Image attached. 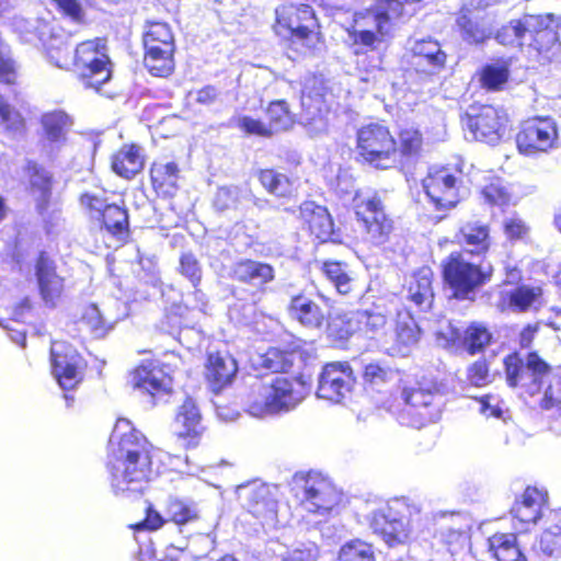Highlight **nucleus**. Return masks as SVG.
Wrapping results in <instances>:
<instances>
[{
  "instance_id": "32",
  "label": "nucleus",
  "mask_w": 561,
  "mask_h": 561,
  "mask_svg": "<svg viewBox=\"0 0 561 561\" xmlns=\"http://www.w3.org/2000/svg\"><path fill=\"white\" fill-rule=\"evenodd\" d=\"M274 279V268L266 263L248 260V295L256 304L266 290V284Z\"/></svg>"
},
{
  "instance_id": "48",
  "label": "nucleus",
  "mask_w": 561,
  "mask_h": 561,
  "mask_svg": "<svg viewBox=\"0 0 561 561\" xmlns=\"http://www.w3.org/2000/svg\"><path fill=\"white\" fill-rule=\"evenodd\" d=\"M179 274L186 278L194 288H197L203 278V266L196 255L188 251L181 253L179 257Z\"/></svg>"
},
{
  "instance_id": "46",
  "label": "nucleus",
  "mask_w": 561,
  "mask_h": 561,
  "mask_svg": "<svg viewBox=\"0 0 561 561\" xmlns=\"http://www.w3.org/2000/svg\"><path fill=\"white\" fill-rule=\"evenodd\" d=\"M396 334L398 341L403 345L409 346L417 343L421 329L409 311L398 312Z\"/></svg>"
},
{
  "instance_id": "51",
  "label": "nucleus",
  "mask_w": 561,
  "mask_h": 561,
  "mask_svg": "<svg viewBox=\"0 0 561 561\" xmlns=\"http://www.w3.org/2000/svg\"><path fill=\"white\" fill-rule=\"evenodd\" d=\"M145 504V517L131 525L129 528L135 531H157L161 529L167 523V517H163L153 506L149 500H144Z\"/></svg>"
},
{
  "instance_id": "47",
  "label": "nucleus",
  "mask_w": 561,
  "mask_h": 561,
  "mask_svg": "<svg viewBox=\"0 0 561 561\" xmlns=\"http://www.w3.org/2000/svg\"><path fill=\"white\" fill-rule=\"evenodd\" d=\"M492 339L488 329L480 323H471L463 333V346L474 355L484 350Z\"/></svg>"
},
{
  "instance_id": "11",
  "label": "nucleus",
  "mask_w": 561,
  "mask_h": 561,
  "mask_svg": "<svg viewBox=\"0 0 561 561\" xmlns=\"http://www.w3.org/2000/svg\"><path fill=\"white\" fill-rule=\"evenodd\" d=\"M359 154L376 169H389L397 162V142L387 126L373 123L357 131Z\"/></svg>"
},
{
  "instance_id": "34",
  "label": "nucleus",
  "mask_w": 561,
  "mask_h": 561,
  "mask_svg": "<svg viewBox=\"0 0 561 561\" xmlns=\"http://www.w3.org/2000/svg\"><path fill=\"white\" fill-rule=\"evenodd\" d=\"M294 358V352L272 347L263 354L252 356L251 364L254 369L264 368L271 373H286L291 368Z\"/></svg>"
},
{
  "instance_id": "64",
  "label": "nucleus",
  "mask_w": 561,
  "mask_h": 561,
  "mask_svg": "<svg viewBox=\"0 0 561 561\" xmlns=\"http://www.w3.org/2000/svg\"><path fill=\"white\" fill-rule=\"evenodd\" d=\"M318 548L313 543L301 545L291 550L282 561H317Z\"/></svg>"
},
{
  "instance_id": "31",
  "label": "nucleus",
  "mask_w": 561,
  "mask_h": 561,
  "mask_svg": "<svg viewBox=\"0 0 561 561\" xmlns=\"http://www.w3.org/2000/svg\"><path fill=\"white\" fill-rule=\"evenodd\" d=\"M144 50H175V39L170 25L165 22H147L142 34Z\"/></svg>"
},
{
  "instance_id": "22",
  "label": "nucleus",
  "mask_w": 561,
  "mask_h": 561,
  "mask_svg": "<svg viewBox=\"0 0 561 561\" xmlns=\"http://www.w3.org/2000/svg\"><path fill=\"white\" fill-rule=\"evenodd\" d=\"M181 168L174 160H154L149 167L150 186L157 198L172 199L180 190Z\"/></svg>"
},
{
  "instance_id": "9",
  "label": "nucleus",
  "mask_w": 561,
  "mask_h": 561,
  "mask_svg": "<svg viewBox=\"0 0 561 561\" xmlns=\"http://www.w3.org/2000/svg\"><path fill=\"white\" fill-rule=\"evenodd\" d=\"M176 365L160 359H144L129 373V385L157 401L170 397L173 392V374Z\"/></svg>"
},
{
  "instance_id": "24",
  "label": "nucleus",
  "mask_w": 561,
  "mask_h": 561,
  "mask_svg": "<svg viewBox=\"0 0 561 561\" xmlns=\"http://www.w3.org/2000/svg\"><path fill=\"white\" fill-rule=\"evenodd\" d=\"M402 398L405 407L400 414L401 423L412 427H421L432 419L428 408L432 405L435 394L431 390L405 388L402 391Z\"/></svg>"
},
{
  "instance_id": "54",
  "label": "nucleus",
  "mask_w": 561,
  "mask_h": 561,
  "mask_svg": "<svg viewBox=\"0 0 561 561\" xmlns=\"http://www.w3.org/2000/svg\"><path fill=\"white\" fill-rule=\"evenodd\" d=\"M549 385L545 390L540 407L545 410L557 408L561 410V375L550 374Z\"/></svg>"
},
{
  "instance_id": "8",
  "label": "nucleus",
  "mask_w": 561,
  "mask_h": 561,
  "mask_svg": "<svg viewBox=\"0 0 561 561\" xmlns=\"http://www.w3.org/2000/svg\"><path fill=\"white\" fill-rule=\"evenodd\" d=\"M505 380L511 388H520L534 396L551 373V366L536 352H514L504 358Z\"/></svg>"
},
{
  "instance_id": "16",
  "label": "nucleus",
  "mask_w": 561,
  "mask_h": 561,
  "mask_svg": "<svg viewBox=\"0 0 561 561\" xmlns=\"http://www.w3.org/2000/svg\"><path fill=\"white\" fill-rule=\"evenodd\" d=\"M34 272L41 298L47 306L55 307L65 293V278L58 274L55 260L46 251L37 254Z\"/></svg>"
},
{
  "instance_id": "33",
  "label": "nucleus",
  "mask_w": 561,
  "mask_h": 561,
  "mask_svg": "<svg viewBox=\"0 0 561 561\" xmlns=\"http://www.w3.org/2000/svg\"><path fill=\"white\" fill-rule=\"evenodd\" d=\"M488 543L497 561H527L515 534H495Z\"/></svg>"
},
{
  "instance_id": "27",
  "label": "nucleus",
  "mask_w": 561,
  "mask_h": 561,
  "mask_svg": "<svg viewBox=\"0 0 561 561\" xmlns=\"http://www.w3.org/2000/svg\"><path fill=\"white\" fill-rule=\"evenodd\" d=\"M299 213L301 219L308 224L312 234L321 241L333 240V221L325 207L307 201L300 205Z\"/></svg>"
},
{
  "instance_id": "58",
  "label": "nucleus",
  "mask_w": 561,
  "mask_h": 561,
  "mask_svg": "<svg viewBox=\"0 0 561 561\" xmlns=\"http://www.w3.org/2000/svg\"><path fill=\"white\" fill-rule=\"evenodd\" d=\"M525 34L533 35L541 31L548 30L554 21L553 14L545 15H525L520 19Z\"/></svg>"
},
{
  "instance_id": "2",
  "label": "nucleus",
  "mask_w": 561,
  "mask_h": 561,
  "mask_svg": "<svg viewBox=\"0 0 561 561\" xmlns=\"http://www.w3.org/2000/svg\"><path fill=\"white\" fill-rule=\"evenodd\" d=\"M307 393V382L301 378L289 380L276 377L263 381L256 377L251 383L248 414L263 419L280 412H288L298 405Z\"/></svg>"
},
{
  "instance_id": "19",
  "label": "nucleus",
  "mask_w": 561,
  "mask_h": 561,
  "mask_svg": "<svg viewBox=\"0 0 561 561\" xmlns=\"http://www.w3.org/2000/svg\"><path fill=\"white\" fill-rule=\"evenodd\" d=\"M456 178L447 169L431 171L423 180V188L438 210L450 209L458 203Z\"/></svg>"
},
{
  "instance_id": "40",
  "label": "nucleus",
  "mask_w": 561,
  "mask_h": 561,
  "mask_svg": "<svg viewBox=\"0 0 561 561\" xmlns=\"http://www.w3.org/2000/svg\"><path fill=\"white\" fill-rule=\"evenodd\" d=\"M174 53L167 49L144 50V65L150 75L168 78L175 69Z\"/></svg>"
},
{
  "instance_id": "43",
  "label": "nucleus",
  "mask_w": 561,
  "mask_h": 561,
  "mask_svg": "<svg viewBox=\"0 0 561 561\" xmlns=\"http://www.w3.org/2000/svg\"><path fill=\"white\" fill-rule=\"evenodd\" d=\"M77 323L80 329L85 330L92 339H103L112 329V324L103 318L100 309L93 304L83 308Z\"/></svg>"
},
{
  "instance_id": "36",
  "label": "nucleus",
  "mask_w": 561,
  "mask_h": 561,
  "mask_svg": "<svg viewBox=\"0 0 561 561\" xmlns=\"http://www.w3.org/2000/svg\"><path fill=\"white\" fill-rule=\"evenodd\" d=\"M456 24L462 39L469 44H481L492 35L491 27L483 20L472 18L469 11L461 12Z\"/></svg>"
},
{
  "instance_id": "53",
  "label": "nucleus",
  "mask_w": 561,
  "mask_h": 561,
  "mask_svg": "<svg viewBox=\"0 0 561 561\" xmlns=\"http://www.w3.org/2000/svg\"><path fill=\"white\" fill-rule=\"evenodd\" d=\"M508 79V69L504 65L492 64L483 68L481 73L482 85L489 90L500 89Z\"/></svg>"
},
{
  "instance_id": "52",
  "label": "nucleus",
  "mask_w": 561,
  "mask_h": 561,
  "mask_svg": "<svg viewBox=\"0 0 561 561\" xmlns=\"http://www.w3.org/2000/svg\"><path fill=\"white\" fill-rule=\"evenodd\" d=\"M526 34L520 20H512L508 24L502 26L496 35L495 39L505 46H518L522 47Z\"/></svg>"
},
{
  "instance_id": "56",
  "label": "nucleus",
  "mask_w": 561,
  "mask_h": 561,
  "mask_svg": "<svg viewBox=\"0 0 561 561\" xmlns=\"http://www.w3.org/2000/svg\"><path fill=\"white\" fill-rule=\"evenodd\" d=\"M301 105L306 108L305 127L307 133L311 137H319L325 134L328 130L327 121L321 115H316V113L311 111V107L307 105V100L305 98H302Z\"/></svg>"
},
{
  "instance_id": "21",
  "label": "nucleus",
  "mask_w": 561,
  "mask_h": 561,
  "mask_svg": "<svg viewBox=\"0 0 561 561\" xmlns=\"http://www.w3.org/2000/svg\"><path fill=\"white\" fill-rule=\"evenodd\" d=\"M412 65L417 72L437 75L446 66L447 55L438 41L426 37L410 42Z\"/></svg>"
},
{
  "instance_id": "41",
  "label": "nucleus",
  "mask_w": 561,
  "mask_h": 561,
  "mask_svg": "<svg viewBox=\"0 0 561 561\" xmlns=\"http://www.w3.org/2000/svg\"><path fill=\"white\" fill-rule=\"evenodd\" d=\"M44 135L49 142L62 144L72 121L64 111L45 113L41 118Z\"/></svg>"
},
{
  "instance_id": "38",
  "label": "nucleus",
  "mask_w": 561,
  "mask_h": 561,
  "mask_svg": "<svg viewBox=\"0 0 561 561\" xmlns=\"http://www.w3.org/2000/svg\"><path fill=\"white\" fill-rule=\"evenodd\" d=\"M541 561H561V526L552 525L545 529L534 545Z\"/></svg>"
},
{
  "instance_id": "35",
  "label": "nucleus",
  "mask_w": 561,
  "mask_h": 561,
  "mask_svg": "<svg viewBox=\"0 0 561 561\" xmlns=\"http://www.w3.org/2000/svg\"><path fill=\"white\" fill-rule=\"evenodd\" d=\"M402 11L403 4L400 0H379L376 10L369 12L367 19L373 21L380 35H388L392 21L399 19Z\"/></svg>"
},
{
  "instance_id": "7",
  "label": "nucleus",
  "mask_w": 561,
  "mask_h": 561,
  "mask_svg": "<svg viewBox=\"0 0 561 561\" xmlns=\"http://www.w3.org/2000/svg\"><path fill=\"white\" fill-rule=\"evenodd\" d=\"M275 32L293 43L313 49L320 41L313 10L308 4H284L276 9Z\"/></svg>"
},
{
  "instance_id": "60",
  "label": "nucleus",
  "mask_w": 561,
  "mask_h": 561,
  "mask_svg": "<svg viewBox=\"0 0 561 561\" xmlns=\"http://www.w3.org/2000/svg\"><path fill=\"white\" fill-rule=\"evenodd\" d=\"M392 373L378 363H370L365 366L364 380L373 386H379L388 381Z\"/></svg>"
},
{
  "instance_id": "28",
  "label": "nucleus",
  "mask_w": 561,
  "mask_h": 561,
  "mask_svg": "<svg viewBox=\"0 0 561 561\" xmlns=\"http://www.w3.org/2000/svg\"><path fill=\"white\" fill-rule=\"evenodd\" d=\"M24 173L28 181L30 191L39 195L37 207L45 209L51 197L54 185L53 174L34 160H28L25 163Z\"/></svg>"
},
{
  "instance_id": "61",
  "label": "nucleus",
  "mask_w": 561,
  "mask_h": 561,
  "mask_svg": "<svg viewBox=\"0 0 561 561\" xmlns=\"http://www.w3.org/2000/svg\"><path fill=\"white\" fill-rule=\"evenodd\" d=\"M468 380L476 387H481L490 382L489 368L485 360H477L468 368Z\"/></svg>"
},
{
  "instance_id": "23",
  "label": "nucleus",
  "mask_w": 561,
  "mask_h": 561,
  "mask_svg": "<svg viewBox=\"0 0 561 561\" xmlns=\"http://www.w3.org/2000/svg\"><path fill=\"white\" fill-rule=\"evenodd\" d=\"M340 493L330 482L313 478L306 480L301 499L306 511L324 515L340 502Z\"/></svg>"
},
{
  "instance_id": "63",
  "label": "nucleus",
  "mask_w": 561,
  "mask_h": 561,
  "mask_svg": "<svg viewBox=\"0 0 561 561\" xmlns=\"http://www.w3.org/2000/svg\"><path fill=\"white\" fill-rule=\"evenodd\" d=\"M504 231L508 239L520 240L528 234L529 227L523 219L511 217L504 220Z\"/></svg>"
},
{
  "instance_id": "37",
  "label": "nucleus",
  "mask_w": 561,
  "mask_h": 561,
  "mask_svg": "<svg viewBox=\"0 0 561 561\" xmlns=\"http://www.w3.org/2000/svg\"><path fill=\"white\" fill-rule=\"evenodd\" d=\"M408 298L421 309H427L432 306L434 294L430 268H422L413 276L409 286Z\"/></svg>"
},
{
  "instance_id": "12",
  "label": "nucleus",
  "mask_w": 561,
  "mask_h": 561,
  "mask_svg": "<svg viewBox=\"0 0 561 561\" xmlns=\"http://www.w3.org/2000/svg\"><path fill=\"white\" fill-rule=\"evenodd\" d=\"M173 436L179 448L190 451L199 448L207 433L196 401L186 397L176 409L173 419Z\"/></svg>"
},
{
  "instance_id": "50",
  "label": "nucleus",
  "mask_w": 561,
  "mask_h": 561,
  "mask_svg": "<svg viewBox=\"0 0 561 561\" xmlns=\"http://www.w3.org/2000/svg\"><path fill=\"white\" fill-rule=\"evenodd\" d=\"M540 296V287L518 286L510 294V306L515 311H526L538 301Z\"/></svg>"
},
{
  "instance_id": "25",
  "label": "nucleus",
  "mask_w": 561,
  "mask_h": 561,
  "mask_svg": "<svg viewBox=\"0 0 561 561\" xmlns=\"http://www.w3.org/2000/svg\"><path fill=\"white\" fill-rule=\"evenodd\" d=\"M146 163L144 149L139 144L126 142L110 158L111 170L121 179L130 181L142 172Z\"/></svg>"
},
{
  "instance_id": "57",
  "label": "nucleus",
  "mask_w": 561,
  "mask_h": 561,
  "mask_svg": "<svg viewBox=\"0 0 561 561\" xmlns=\"http://www.w3.org/2000/svg\"><path fill=\"white\" fill-rule=\"evenodd\" d=\"M386 35H380L374 24V28H358L354 27L352 32H350V37L354 42V44H360L368 48H375L377 43H380Z\"/></svg>"
},
{
  "instance_id": "49",
  "label": "nucleus",
  "mask_w": 561,
  "mask_h": 561,
  "mask_svg": "<svg viewBox=\"0 0 561 561\" xmlns=\"http://www.w3.org/2000/svg\"><path fill=\"white\" fill-rule=\"evenodd\" d=\"M339 561H375L371 545L356 539L344 543L339 552Z\"/></svg>"
},
{
  "instance_id": "30",
  "label": "nucleus",
  "mask_w": 561,
  "mask_h": 561,
  "mask_svg": "<svg viewBox=\"0 0 561 561\" xmlns=\"http://www.w3.org/2000/svg\"><path fill=\"white\" fill-rule=\"evenodd\" d=\"M390 316L386 307L373 306L352 312L350 321H355L366 334L376 336L386 332Z\"/></svg>"
},
{
  "instance_id": "18",
  "label": "nucleus",
  "mask_w": 561,
  "mask_h": 561,
  "mask_svg": "<svg viewBox=\"0 0 561 561\" xmlns=\"http://www.w3.org/2000/svg\"><path fill=\"white\" fill-rule=\"evenodd\" d=\"M276 488L261 481L248 482V513L260 519L263 528L277 522Z\"/></svg>"
},
{
  "instance_id": "13",
  "label": "nucleus",
  "mask_w": 561,
  "mask_h": 561,
  "mask_svg": "<svg viewBox=\"0 0 561 561\" xmlns=\"http://www.w3.org/2000/svg\"><path fill=\"white\" fill-rule=\"evenodd\" d=\"M505 121L497 108L483 105L479 110L471 108L461 123L467 139L495 145L504 135Z\"/></svg>"
},
{
  "instance_id": "17",
  "label": "nucleus",
  "mask_w": 561,
  "mask_h": 561,
  "mask_svg": "<svg viewBox=\"0 0 561 561\" xmlns=\"http://www.w3.org/2000/svg\"><path fill=\"white\" fill-rule=\"evenodd\" d=\"M357 216L368 241L376 245L383 244L392 231V220L385 213L381 199L373 196L363 203Z\"/></svg>"
},
{
  "instance_id": "15",
  "label": "nucleus",
  "mask_w": 561,
  "mask_h": 561,
  "mask_svg": "<svg viewBox=\"0 0 561 561\" xmlns=\"http://www.w3.org/2000/svg\"><path fill=\"white\" fill-rule=\"evenodd\" d=\"M354 383L355 378L348 363H329L319 375L317 396L340 403L352 392Z\"/></svg>"
},
{
  "instance_id": "10",
  "label": "nucleus",
  "mask_w": 561,
  "mask_h": 561,
  "mask_svg": "<svg viewBox=\"0 0 561 561\" xmlns=\"http://www.w3.org/2000/svg\"><path fill=\"white\" fill-rule=\"evenodd\" d=\"M49 362L51 375L62 390H76L84 381L89 363L69 342L53 341Z\"/></svg>"
},
{
  "instance_id": "62",
  "label": "nucleus",
  "mask_w": 561,
  "mask_h": 561,
  "mask_svg": "<svg viewBox=\"0 0 561 561\" xmlns=\"http://www.w3.org/2000/svg\"><path fill=\"white\" fill-rule=\"evenodd\" d=\"M59 12L71 19L73 22H82L83 21V10L78 0H51Z\"/></svg>"
},
{
  "instance_id": "39",
  "label": "nucleus",
  "mask_w": 561,
  "mask_h": 561,
  "mask_svg": "<svg viewBox=\"0 0 561 561\" xmlns=\"http://www.w3.org/2000/svg\"><path fill=\"white\" fill-rule=\"evenodd\" d=\"M168 523L178 527L195 523L199 519V512L195 503L179 497H170L165 504Z\"/></svg>"
},
{
  "instance_id": "20",
  "label": "nucleus",
  "mask_w": 561,
  "mask_h": 561,
  "mask_svg": "<svg viewBox=\"0 0 561 561\" xmlns=\"http://www.w3.org/2000/svg\"><path fill=\"white\" fill-rule=\"evenodd\" d=\"M238 373L236 359L227 352L207 353L204 377L214 393L221 392L230 386Z\"/></svg>"
},
{
  "instance_id": "1",
  "label": "nucleus",
  "mask_w": 561,
  "mask_h": 561,
  "mask_svg": "<svg viewBox=\"0 0 561 561\" xmlns=\"http://www.w3.org/2000/svg\"><path fill=\"white\" fill-rule=\"evenodd\" d=\"M156 448L127 419H118L110 435L105 469L116 497L144 496L153 478Z\"/></svg>"
},
{
  "instance_id": "59",
  "label": "nucleus",
  "mask_w": 561,
  "mask_h": 561,
  "mask_svg": "<svg viewBox=\"0 0 561 561\" xmlns=\"http://www.w3.org/2000/svg\"><path fill=\"white\" fill-rule=\"evenodd\" d=\"M422 146V136L417 130L405 129L400 133V151L403 156H413Z\"/></svg>"
},
{
  "instance_id": "42",
  "label": "nucleus",
  "mask_w": 561,
  "mask_h": 561,
  "mask_svg": "<svg viewBox=\"0 0 561 561\" xmlns=\"http://www.w3.org/2000/svg\"><path fill=\"white\" fill-rule=\"evenodd\" d=\"M460 241L469 247L468 252L480 254L489 249L488 226L478 221H470L463 225L459 231Z\"/></svg>"
},
{
  "instance_id": "45",
  "label": "nucleus",
  "mask_w": 561,
  "mask_h": 561,
  "mask_svg": "<svg viewBox=\"0 0 561 561\" xmlns=\"http://www.w3.org/2000/svg\"><path fill=\"white\" fill-rule=\"evenodd\" d=\"M322 271L339 294L347 295L353 290L354 278L351 276L345 264L341 262H325Z\"/></svg>"
},
{
  "instance_id": "14",
  "label": "nucleus",
  "mask_w": 561,
  "mask_h": 561,
  "mask_svg": "<svg viewBox=\"0 0 561 561\" xmlns=\"http://www.w3.org/2000/svg\"><path fill=\"white\" fill-rule=\"evenodd\" d=\"M558 134L553 119L536 117L525 122L516 136L517 148L520 153L534 156L547 152L557 141Z\"/></svg>"
},
{
  "instance_id": "55",
  "label": "nucleus",
  "mask_w": 561,
  "mask_h": 561,
  "mask_svg": "<svg viewBox=\"0 0 561 561\" xmlns=\"http://www.w3.org/2000/svg\"><path fill=\"white\" fill-rule=\"evenodd\" d=\"M0 121L8 131L22 133L25 130V119L19 111L13 110L7 102L0 110Z\"/></svg>"
},
{
  "instance_id": "5",
  "label": "nucleus",
  "mask_w": 561,
  "mask_h": 561,
  "mask_svg": "<svg viewBox=\"0 0 561 561\" xmlns=\"http://www.w3.org/2000/svg\"><path fill=\"white\" fill-rule=\"evenodd\" d=\"M413 513L419 514V510L405 500L397 499L371 512L368 516L369 527L390 548L405 545L412 533Z\"/></svg>"
},
{
  "instance_id": "29",
  "label": "nucleus",
  "mask_w": 561,
  "mask_h": 561,
  "mask_svg": "<svg viewBox=\"0 0 561 561\" xmlns=\"http://www.w3.org/2000/svg\"><path fill=\"white\" fill-rule=\"evenodd\" d=\"M289 317L306 328L319 329L325 320L323 309L304 295L291 298L288 306Z\"/></svg>"
},
{
  "instance_id": "4",
  "label": "nucleus",
  "mask_w": 561,
  "mask_h": 561,
  "mask_svg": "<svg viewBox=\"0 0 561 561\" xmlns=\"http://www.w3.org/2000/svg\"><path fill=\"white\" fill-rule=\"evenodd\" d=\"M442 266L451 297L460 300H473L477 290L491 279L493 271L491 265L469 262L461 252L450 253Z\"/></svg>"
},
{
  "instance_id": "26",
  "label": "nucleus",
  "mask_w": 561,
  "mask_h": 561,
  "mask_svg": "<svg viewBox=\"0 0 561 561\" xmlns=\"http://www.w3.org/2000/svg\"><path fill=\"white\" fill-rule=\"evenodd\" d=\"M268 124L248 117V134L271 137L276 133L289 129L294 117L285 101L270 102L267 108Z\"/></svg>"
},
{
  "instance_id": "6",
  "label": "nucleus",
  "mask_w": 561,
  "mask_h": 561,
  "mask_svg": "<svg viewBox=\"0 0 561 561\" xmlns=\"http://www.w3.org/2000/svg\"><path fill=\"white\" fill-rule=\"evenodd\" d=\"M79 203L101 231L106 232L122 245L129 242L131 236L129 213L124 204L108 203L106 197L91 192L81 193Z\"/></svg>"
},
{
  "instance_id": "44",
  "label": "nucleus",
  "mask_w": 561,
  "mask_h": 561,
  "mask_svg": "<svg viewBox=\"0 0 561 561\" xmlns=\"http://www.w3.org/2000/svg\"><path fill=\"white\" fill-rule=\"evenodd\" d=\"M262 186L277 197H287L293 193V183L286 174L273 169L259 170L255 173Z\"/></svg>"
},
{
  "instance_id": "3",
  "label": "nucleus",
  "mask_w": 561,
  "mask_h": 561,
  "mask_svg": "<svg viewBox=\"0 0 561 561\" xmlns=\"http://www.w3.org/2000/svg\"><path fill=\"white\" fill-rule=\"evenodd\" d=\"M72 68L77 80L89 90L100 92L114 75L106 37L78 43L73 49Z\"/></svg>"
}]
</instances>
